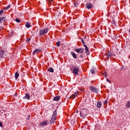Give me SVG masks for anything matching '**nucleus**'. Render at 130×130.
Returning <instances> with one entry per match:
<instances>
[{
    "label": "nucleus",
    "mask_w": 130,
    "mask_h": 130,
    "mask_svg": "<svg viewBox=\"0 0 130 130\" xmlns=\"http://www.w3.org/2000/svg\"><path fill=\"white\" fill-rule=\"evenodd\" d=\"M29 118H30V115H27V116H26V119H27V120H28L29 119Z\"/></svg>",
    "instance_id": "7c9ffc66"
},
{
    "label": "nucleus",
    "mask_w": 130,
    "mask_h": 130,
    "mask_svg": "<svg viewBox=\"0 0 130 130\" xmlns=\"http://www.w3.org/2000/svg\"><path fill=\"white\" fill-rule=\"evenodd\" d=\"M107 82H109V83H110V80L107 79Z\"/></svg>",
    "instance_id": "c9c22d12"
},
{
    "label": "nucleus",
    "mask_w": 130,
    "mask_h": 130,
    "mask_svg": "<svg viewBox=\"0 0 130 130\" xmlns=\"http://www.w3.org/2000/svg\"><path fill=\"white\" fill-rule=\"evenodd\" d=\"M25 27H26V28H30V27H31V25L29 24V23H26L25 24Z\"/></svg>",
    "instance_id": "5701e85b"
},
{
    "label": "nucleus",
    "mask_w": 130,
    "mask_h": 130,
    "mask_svg": "<svg viewBox=\"0 0 130 130\" xmlns=\"http://www.w3.org/2000/svg\"><path fill=\"white\" fill-rule=\"evenodd\" d=\"M31 40V39L30 38H29L28 39H27L26 40V42H29V41Z\"/></svg>",
    "instance_id": "c756f323"
},
{
    "label": "nucleus",
    "mask_w": 130,
    "mask_h": 130,
    "mask_svg": "<svg viewBox=\"0 0 130 130\" xmlns=\"http://www.w3.org/2000/svg\"><path fill=\"white\" fill-rule=\"evenodd\" d=\"M75 51H76V52H78V53H83V52H84V49H75Z\"/></svg>",
    "instance_id": "423d86ee"
},
{
    "label": "nucleus",
    "mask_w": 130,
    "mask_h": 130,
    "mask_svg": "<svg viewBox=\"0 0 130 130\" xmlns=\"http://www.w3.org/2000/svg\"><path fill=\"white\" fill-rule=\"evenodd\" d=\"M47 122H48V121H44L42 123H40V126H45V125H47Z\"/></svg>",
    "instance_id": "6e6552de"
},
{
    "label": "nucleus",
    "mask_w": 130,
    "mask_h": 130,
    "mask_svg": "<svg viewBox=\"0 0 130 130\" xmlns=\"http://www.w3.org/2000/svg\"><path fill=\"white\" fill-rule=\"evenodd\" d=\"M49 3L50 5V4H52V3H53V0H49Z\"/></svg>",
    "instance_id": "c85d7f7f"
},
{
    "label": "nucleus",
    "mask_w": 130,
    "mask_h": 130,
    "mask_svg": "<svg viewBox=\"0 0 130 130\" xmlns=\"http://www.w3.org/2000/svg\"><path fill=\"white\" fill-rule=\"evenodd\" d=\"M72 55H73L74 58H75V59H76L77 58V54H76V53H75V52H72Z\"/></svg>",
    "instance_id": "6ab92c4d"
},
{
    "label": "nucleus",
    "mask_w": 130,
    "mask_h": 130,
    "mask_svg": "<svg viewBox=\"0 0 130 130\" xmlns=\"http://www.w3.org/2000/svg\"><path fill=\"white\" fill-rule=\"evenodd\" d=\"M102 74L103 76H104V77H105V78L107 77V73L106 72H103Z\"/></svg>",
    "instance_id": "412c9836"
},
{
    "label": "nucleus",
    "mask_w": 130,
    "mask_h": 130,
    "mask_svg": "<svg viewBox=\"0 0 130 130\" xmlns=\"http://www.w3.org/2000/svg\"><path fill=\"white\" fill-rule=\"evenodd\" d=\"M19 74L18 72H16L15 73V79L17 80V79H18V78H19Z\"/></svg>",
    "instance_id": "aec40b11"
},
{
    "label": "nucleus",
    "mask_w": 130,
    "mask_h": 130,
    "mask_svg": "<svg viewBox=\"0 0 130 130\" xmlns=\"http://www.w3.org/2000/svg\"><path fill=\"white\" fill-rule=\"evenodd\" d=\"M87 114V110L86 109H83L80 111V116L82 117V118H85L86 117Z\"/></svg>",
    "instance_id": "f03ea898"
},
{
    "label": "nucleus",
    "mask_w": 130,
    "mask_h": 130,
    "mask_svg": "<svg viewBox=\"0 0 130 130\" xmlns=\"http://www.w3.org/2000/svg\"><path fill=\"white\" fill-rule=\"evenodd\" d=\"M0 126L1 127H3V123H2V122H0Z\"/></svg>",
    "instance_id": "72a5a7b5"
},
{
    "label": "nucleus",
    "mask_w": 130,
    "mask_h": 130,
    "mask_svg": "<svg viewBox=\"0 0 130 130\" xmlns=\"http://www.w3.org/2000/svg\"><path fill=\"white\" fill-rule=\"evenodd\" d=\"M73 73L75 74V75H77L78 73H79V69L78 68H74L73 69Z\"/></svg>",
    "instance_id": "1a4fd4ad"
},
{
    "label": "nucleus",
    "mask_w": 130,
    "mask_h": 130,
    "mask_svg": "<svg viewBox=\"0 0 130 130\" xmlns=\"http://www.w3.org/2000/svg\"><path fill=\"white\" fill-rule=\"evenodd\" d=\"M84 47L85 48V50L86 52H87V54H89L90 53V51H89V49L88 48V47H87V45H84Z\"/></svg>",
    "instance_id": "9b49d317"
},
{
    "label": "nucleus",
    "mask_w": 130,
    "mask_h": 130,
    "mask_svg": "<svg viewBox=\"0 0 130 130\" xmlns=\"http://www.w3.org/2000/svg\"><path fill=\"white\" fill-rule=\"evenodd\" d=\"M2 29H4V27H3V26L0 27V31H1V30H2Z\"/></svg>",
    "instance_id": "f704fd0d"
},
{
    "label": "nucleus",
    "mask_w": 130,
    "mask_h": 130,
    "mask_svg": "<svg viewBox=\"0 0 130 130\" xmlns=\"http://www.w3.org/2000/svg\"><path fill=\"white\" fill-rule=\"evenodd\" d=\"M60 99V96H57L54 98L53 100L54 101H58Z\"/></svg>",
    "instance_id": "ddd939ff"
},
{
    "label": "nucleus",
    "mask_w": 130,
    "mask_h": 130,
    "mask_svg": "<svg viewBox=\"0 0 130 130\" xmlns=\"http://www.w3.org/2000/svg\"><path fill=\"white\" fill-rule=\"evenodd\" d=\"M86 7L87 9L90 10V9H92V8H93V5L90 3H88L86 4Z\"/></svg>",
    "instance_id": "0eeeda50"
},
{
    "label": "nucleus",
    "mask_w": 130,
    "mask_h": 130,
    "mask_svg": "<svg viewBox=\"0 0 130 130\" xmlns=\"http://www.w3.org/2000/svg\"><path fill=\"white\" fill-rule=\"evenodd\" d=\"M56 45L57 46H59V45L60 44V42L58 41L57 42H56Z\"/></svg>",
    "instance_id": "a878e982"
},
{
    "label": "nucleus",
    "mask_w": 130,
    "mask_h": 130,
    "mask_svg": "<svg viewBox=\"0 0 130 130\" xmlns=\"http://www.w3.org/2000/svg\"><path fill=\"white\" fill-rule=\"evenodd\" d=\"M102 106V105L101 103V101H99L97 104L98 108H100V107H101Z\"/></svg>",
    "instance_id": "2eb2a0df"
},
{
    "label": "nucleus",
    "mask_w": 130,
    "mask_h": 130,
    "mask_svg": "<svg viewBox=\"0 0 130 130\" xmlns=\"http://www.w3.org/2000/svg\"><path fill=\"white\" fill-rule=\"evenodd\" d=\"M108 103V100H105V101L103 102L104 105H105L106 104H107Z\"/></svg>",
    "instance_id": "b1692460"
},
{
    "label": "nucleus",
    "mask_w": 130,
    "mask_h": 130,
    "mask_svg": "<svg viewBox=\"0 0 130 130\" xmlns=\"http://www.w3.org/2000/svg\"><path fill=\"white\" fill-rule=\"evenodd\" d=\"M6 21L5 17H1L0 18V23H3V22Z\"/></svg>",
    "instance_id": "dca6fc26"
},
{
    "label": "nucleus",
    "mask_w": 130,
    "mask_h": 130,
    "mask_svg": "<svg viewBox=\"0 0 130 130\" xmlns=\"http://www.w3.org/2000/svg\"><path fill=\"white\" fill-rule=\"evenodd\" d=\"M15 21L17 23H20V20L19 19H18V18L15 19Z\"/></svg>",
    "instance_id": "cd10ccee"
},
{
    "label": "nucleus",
    "mask_w": 130,
    "mask_h": 130,
    "mask_svg": "<svg viewBox=\"0 0 130 130\" xmlns=\"http://www.w3.org/2000/svg\"><path fill=\"white\" fill-rule=\"evenodd\" d=\"M3 55H4V50H0V57H3Z\"/></svg>",
    "instance_id": "a211bd4d"
},
{
    "label": "nucleus",
    "mask_w": 130,
    "mask_h": 130,
    "mask_svg": "<svg viewBox=\"0 0 130 130\" xmlns=\"http://www.w3.org/2000/svg\"><path fill=\"white\" fill-rule=\"evenodd\" d=\"M47 32H48V28H45L43 29H41L39 31V34L41 36H42L43 35H45Z\"/></svg>",
    "instance_id": "7ed1b4c3"
},
{
    "label": "nucleus",
    "mask_w": 130,
    "mask_h": 130,
    "mask_svg": "<svg viewBox=\"0 0 130 130\" xmlns=\"http://www.w3.org/2000/svg\"><path fill=\"white\" fill-rule=\"evenodd\" d=\"M91 72L92 74H95V70H94V69H91Z\"/></svg>",
    "instance_id": "bb28decb"
},
{
    "label": "nucleus",
    "mask_w": 130,
    "mask_h": 130,
    "mask_svg": "<svg viewBox=\"0 0 130 130\" xmlns=\"http://www.w3.org/2000/svg\"><path fill=\"white\" fill-rule=\"evenodd\" d=\"M3 13H4V11H3V10L0 11V16H1V15H2V14H3Z\"/></svg>",
    "instance_id": "473e14b6"
},
{
    "label": "nucleus",
    "mask_w": 130,
    "mask_h": 130,
    "mask_svg": "<svg viewBox=\"0 0 130 130\" xmlns=\"http://www.w3.org/2000/svg\"><path fill=\"white\" fill-rule=\"evenodd\" d=\"M48 72H50L51 73H53L54 72V70H53V68H49L48 69Z\"/></svg>",
    "instance_id": "f3484780"
},
{
    "label": "nucleus",
    "mask_w": 130,
    "mask_h": 130,
    "mask_svg": "<svg viewBox=\"0 0 130 130\" xmlns=\"http://www.w3.org/2000/svg\"><path fill=\"white\" fill-rule=\"evenodd\" d=\"M39 51H40V49H36L34 51V52L32 53L33 55H35V54H36V53H37V52H39Z\"/></svg>",
    "instance_id": "f8f14e48"
},
{
    "label": "nucleus",
    "mask_w": 130,
    "mask_h": 130,
    "mask_svg": "<svg viewBox=\"0 0 130 130\" xmlns=\"http://www.w3.org/2000/svg\"><path fill=\"white\" fill-rule=\"evenodd\" d=\"M126 106L127 107V108H129L130 107V102H127L126 104Z\"/></svg>",
    "instance_id": "4be33fe9"
},
{
    "label": "nucleus",
    "mask_w": 130,
    "mask_h": 130,
    "mask_svg": "<svg viewBox=\"0 0 130 130\" xmlns=\"http://www.w3.org/2000/svg\"><path fill=\"white\" fill-rule=\"evenodd\" d=\"M112 56V53L110 52H108L107 53V55H106V56L108 58H109V57H110V56Z\"/></svg>",
    "instance_id": "4468645a"
},
{
    "label": "nucleus",
    "mask_w": 130,
    "mask_h": 130,
    "mask_svg": "<svg viewBox=\"0 0 130 130\" xmlns=\"http://www.w3.org/2000/svg\"><path fill=\"white\" fill-rule=\"evenodd\" d=\"M89 89L92 92H93V93H98V89L96 88V87L90 86Z\"/></svg>",
    "instance_id": "20e7f679"
},
{
    "label": "nucleus",
    "mask_w": 130,
    "mask_h": 130,
    "mask_svg": "<svg viewBox=\"0 0 130 130\" xmlns=\"http://www.w3.org/2000/svg\"><path fill=\"white\" fill-rule=\"evenodd\" d=\"M56 115V110H55L53 111L52 117L51 118V123H54V122H55L57 117Z\"/></svg>",
    "instance_id": "f257e3e1"
},
{
    "label": "nucleus",
    "mask_w": 130,
    "mask_h": 130,
    "mask_svg": "<svg viewBox=\"0 0 130 130\" xmlns=\"http://www.w3.org/2000/svg\"><path fill=\"white\" fill-rule=\"evenodd\" d=\"M9 8H11V6H10V5H9L8 6L5 7V8H4V10H9Z\"/></svg>",
    "instance_id": "393cba45"
},
{
    "label": "nucleus",
    "mask_w": 130,
    "mask_h": 130,
    "mask_svg": "<svg viewBox=\"0 0 130 130\" xmlns=\"http://www.w3.org/2000/svg\"><path fill=\"white\" fill-rule=\"evenodd\" d=\"M81 41L82 43H83L84 45H85V42H84V40H83V39H81Z\"/></svg>",
    "instance_id": "2f4dec72"
},
{
    "label": "nucleus",
    "mask_w": 130,
    "mask_h": 130,
    "mask_svg": "<svg viewBox=\"0 0 130 130\" xmlns=\"http://www.w3.org/2000/svg\"><path fill=\"white\" fill-rule=\"evenodd\" d=\"M79 94V92L78 91H76L71 96L70 98L71 99H75L77 96Z\"/></svg>",
    "instance_id": "39448f33"
},
{
    "label": "nucleus",
    "mask_w": 130,
    "mask_h": 130,
    "mask_svg": "<svg viewBox=\"0 0 130 130\" xmlns=\"http://www.w3.org/2000/svg\"><path fill=\"white\" fill-rule=\"evenodd\" d=\"M24 99H27V100H30V94H29L28 93H26L25 94V96H24Z\"/></svg>",
    "instance_id": "9d476101"
}]
</instances>
